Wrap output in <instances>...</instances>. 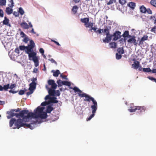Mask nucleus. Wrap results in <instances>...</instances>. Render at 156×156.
Instances as JSON below:
<instances>
[{"label": "nucleus", "instance_id": "54", "mask_svg": "<svg viewBox=\"0 0 156 156\" xmlns=\"http://www.w3.org/2000/svg\"><path fill=\"white\" fill-rule=\"evenodd\" d=\"M31 80L32 81L31 83H37L36 82V81L37 80V78H33L31 79Z\"/></svg>", "mask_w": 156, "mask_h": 156}, {"label": "nucleus", "instance_id": "5", "mask_svg": "<svg viewBox=\"0 0 156 156\" xmlns=\"http://www.w3.org/2000/svg\"><path fill=\"white\" fill-rule=\"evenodd\" d=\"M48 83L49 85L51 86V88H49L47 85L46 86V88L48 90L49 94L51 96L55 95V90L57 87V85L55 83V81L52 80H49L48 81Z\"/></svg>", "mask_w": 156, "mask_h": 156}, {"label": "nucleus", "instance_id": "63", "mask_svg": "<svg viewBox=\"0 0 156 156\" xmlns=\"http://www.w3.org/2000/svg\"><path fill=\"white\" fill-rule=\"evenodd\" d=\"M20 111V109L18 108L17 109H12V111L16 112H18Z\"/></svg>", "mask_w": 156, "mask_h": 156}, {"label": "nucleus", "instance_id": "45", "mask_svg": "<svg viewBox=\"0 0 156 156\" xmlns=\"http://www.w3.org/2000/svg\"><path fill=\"white\" fill-rule=\"evenodd\" d=\"M103 32L107 36L110 34H109V30H104Z\"/></svg>", "mask_w": 156, "mask_h": 156}, {"label": "nucleus", "instance_id": "28", "mask_svg": "<svg viewBox=\"0 0 156 156\" xmlns=\"http://www.w3.org/2000/svg\"><path fill=\"white\" fill-rule=\"evenodd\" d=\"M56 98L55 97L51 98L50 99L51 101L53 103H57L58 102V101L56 100Z\"/></svg>", "mask_w": 156, "mask_h": 156}, {"label": "nucleus", "instance_id": "47", "mask_svg": "<svg viewBox=\"0 0 156 156\" xmlns=\"http://www.w3.org/2000/svg\"><path fill=\"white\" fill-rule=\"evenodd\" d=\"M60 93L58 90H56V91L55 90V95L58 96L60 95Z\"/></svg>", "mask_w": 156, "mask_h": 156}, {"label": "nucleus", "instance_id": "62", "mask_svg": "<svg viewBox=\"0 0 156 156\" xmlns=\"http://www.w3.org/2000/svg\"><path fill=\"white\" fill-rule=\"evenodd\" d=\"M39 51L42 54H43L44 53V51L42 48H40L39 49Z\"/></svg>", "mask_w": 156, "mask_h": 156}, {"label": "nucleus", "instance_id": "13", "mask_svg": "<svg viewBox=\"0 0 156 156\" xmlns=\"http://www.w3.org/2000/svg\"><path fill=\"white\" fill-rule=\"evenodd\" d=\"M112 35H107L104 39H103V41L104 43H108L112 40Z\"/></svg>", "mask_w": 156, "mask_h": 156}, {"label": "nucleus", "instance_id": "40", "mask_svg": "<svg viewBox=\"0 0 156 156\" xmlns=\"http://www.w3.org/2000/svg\"><path fill=\"white\" fill-rule=\"evenodd\" d=\"M6 3V0H0V5H5Z\"/></svg>", "mask_w": 156, "mask_h": 156}, {"label": "nucleus", "instance_id": "11", "mask_svg": "<svg viewBox=\"0 0 156 156\" xmlns=\"http://www.w3.org/2000/svg\"><path fill=\"white\" fill-rule=\"evenodd\" d=\"M121 32L119 31H116L114 34L112 35V37H114L113 40L116 41L121 37Z\"/></svg>", "mask_w": 156, "mask_h": 156}, {"label": "nucleus", "instance_id": "49", "mask_svg": "<svg viewBox=\"0 0 156 156\" xmlns=\"http://www.w3.org/2000/svg\"><path fill=\"white\" fill-rule=\"evenodd\" d=\"M115 0H110L109 2L107 3V4L108 5H109L113 3H115Z\"/></svg>", "mask_w": 156, "mask_h": 156}, {"label": "nucleus", "instance_id": "57", "mask_svg": "<svg viewBox=\"0 0 156 156\" xmlns=\"http://www.w3.org/2000/svg\"><path fill=\"white\" fill-rule=\"evenodd\" d=\"M19 12H14L13 13V14L15 16H19Z\"/></svg>", "mask_w": 156, "mask_h": 156}, {"label": "nucleus", "instance_id": "56", "mask_svg": "<svg viewBox=\"0 0 156 156\" xmlns=\"http://www.w3.org/2000/svg\"><path fill=\"white\" fill-rule=\"evenodd\" d=\"M0 16L1 17H3V12L2 10L0 9Z\"/></svg>", "mask_w": 156, "mask_h": 156}, {"label": "nucleus", "instance_id": "29", "mask_svg": "<svg viewBox=\"0 0 156 156\" xmlns=\"http://www.w3.org/2000/svg\"><path fill=\"white\" fill-rule=\"evenodd\" d=\"M135 6V3L133 2H129L128 4V6L132 9H134Z\"/></svg>", "mask_w": 156, "mask_h": 156}, {"label": "nucleus", "instance_id": "34", "mask_svg": "<svg viewBox=\"0 0 156 156\" xmlns=\"http://www.w3.org/2000/svg\"><path fill=\"white\" fill-rule=\"evenodd\" d=\"M143 71L144 72H150L151 71V70L149 68H144L143 69Z\"/></svg>", "mask_w": 156, "mask_h": 156}, {"label": "nucleus", "instance_id": "31", "mask_svg": "<svg viewBox=\"0 0 156 156\" xmlns=\"http://www.w3.org/2000/svg\"><path fill=\"white\" fill-rule=\"evenodd\" d=\"M117 51L121 54H123L124 52L123 48H119L117 49Z\"/></svg>", "mask_w": 156, "mask_h": 156}, {"label": "nucleus", "instance_id": "12", "mask_svg": "<svg viewBox=\"0 0 156 156\" xmlns=\"http://www.w3.org/2000/svg\"><path fill=\"white\" fill-rule=\"evenodd\" d=\"M91 110L92 111V114L87 119V121H88L90 120L95 115V113L96 112V111L98 108H95L94 109H93L92 108H91Z\"/></svg>", "mask_w": 156, "mask_h": 156}, {"label": "nucleus", "instance_id": "23", "mask_svg": "<svg viewBox=\"0 0 156 156\" xmlns=\"http://www.w3.org/2000/svg\"><path fill=\"white\" fill-rule=\"evenodd\" d=\"M110 47L111 48H115L117 47V44L115 42H111L109 44Z\"/></svg>", "mask_w": 156, "mask_h": 156}, {"label": "nucleus", "instance_id": "4", "mask_svg": "<svg viewBox=\"0 0 156 156\" xmlns=\"http://www.w3.org/2000/svg\"><path fill=\"white\" fill-rule=\"evenodd\" d=\"M24 121L23 119H19L16 120L14 118H12L9 121V126L12 127L14 124V127H13V129H18L23 126L24 123L23 122Z\"/></svg>", "mask_w": 156, "mask_h": 156}, {"label": "nucleus", "instance_id": "9", "mask_svg": "<svg viewBox=\"0 0 156 156\" xmlns=\"http://www.w3.org/2000/svg\"><path fill=\"white\" fill-rule=\"evenodd\" d=\"M148 36L146 35H145L142 37L141 39L138 38V40H139V43L138 44L139 45H142L144 44V42L145 41L147 40L148 39Z\"/></svg>", "mask_w": 156, "mask_h": 156}, {"label": "nucleus", "instance_id": "24", "mask_svg": "<svg viewBox=\"0 0 156 156\" xmlns=\"http://www.w3.org/2000/svg\"><path fill=\"white\" fill-rule=\"evenodd\" d=\"M53 109V108L51 106L49 105L47 108L46 112L48 113H50Z\"/></svg>", "mask_w": 156, "mask_h": 156}, {"label": "nucleus", "instance_id": "8", "mask_svg": "<svg viewBox=\"0 0 156 156\" xmlns=\"http://www.w3.org/2000/svg\"><path fill=\"white\" fill-rule=\"evenodd\" d=\"M34 114L35 115H34V118H40L41 119H46L47 116V113L43 112L40 114Z\"/></svg>", "mask_w": 156, "mask_h": 156}, {"label": "nucleus", "instance_id": "41", "mask_svg": "<svg viewBox=\"0 0 156 156\" xmlns=\"http://www.w3.org/2000/svg\"><path fill=\"white\" fill-rule=\"evenodd\" d=\"M150 3L152 5L156 7V0H151Z\"/></svg>", "mask_w": 156, "mask_h": 156}, {"label": "nucleus", "instance_id": "43", "mask_svg": "<svg viewBox=\"0 0 156 156\" xmlns=\"http://www.w3.org/2000/svg\"><path fill=\"white\" fill-rule=\"evenodd\" d=\"M126 2V0H119V3L122 5L125 4Z\"/></svg>", "mask_w": 156, "mask_h": 156}, {"label": "nucleus", "instance_id": "42", "mask_svg": "<svg viewBox=\"0 0 156 156\" xmlns=\"http://www.w3.org/2000/svg\"><path fill=\"white\" fill-rule=\"evenodd\" d=\"M57 83L58 85V86L60 87L62 86L63 85V81L59 80L57 81Z\"/></svg>", "mask_w": 156, "mask_h": 156}, {"label": "nucleus", "instance_id": "51", "mask_svg": "<svg viewBox=\"0 0 156 156\" xmlns=\"http://www.w3.org/2000/svg\"><path fill=\"white\" fill-rule=\"evenodd\" d=\"M16 86V84H11L10 86H9V88L11 89H12L14 88Z\"/></svg>", "mask_w": 156, "mask_h": 156}, {"label": "nucleus", "instance_id": "17", "mask_svg": "<svg viewBox=\"0 0 156 156\" xmlns=\"http://www.w3.org/2000/svg\"><path fill=\"white\" fill-rule=\"evenodd\" d=\"M12 111V110L10 111L9 115L11 117H13L14 116H15L16 118L19 117V113H14Z\"/></svg>", "mask_w": 156, "mask_h": 156}, {"label": "nucleus", "instance_id": "3", "mask_svg": "<svg viewBox=\"0 0 156 156\" xmlns=\"http://www.w3.org/2000/svg\"><path fill=\"white\" fill-rule=\"evenodd\" d=\"M19 115V117L22 118L24 121L26 122L28 121L29 118H34L35 114L34 113L29 112L28 110H23L20 111Z\"/></svg>", "mask_w": 156, "mask_h": 156}, {"label": "nucleus", "instance_id": "2", "mask_svg": "<svg viewBox=\"0 0 156 156\" xmlns=\"http://www.w3.org/2000/svg\"><path fill=\"white\" fill-rule=\"evenodd\" d=\"M78 95L80 97H85V98L84 99V101H86L89 102L91 101L93 105H91V108L94 109L95 108H98L97 102L93 97L84 93L82 94L78 93Z\"/></svg>", "mask_w": 156, "mask_h": 156}, {"label": "nucleus", "instance_id": "25", "mask_svg": "<svg viewBox=\"0 0 156 156\" xmlns=\"http://www.w3.org/2000/svg\"><path fill=\"white\" fill-rule=\"evenodd\" d=\"M21 27L24 29H28L29 28V26L27 25V23L25 22L22 23L21 24Z\"/></svg>", "mask_w": 156, "mask_h": 156}, {"label": "nucleus", "instance_id": "59", "mask_svg": "<svg viewBox=\"0 0 156 156\" xmlns=\"http://www.w3.org/2000/svg\"><path fill=\"white\" fill-rule=\"evenodd\" d=\"M146 12H147L149 14H151L152 13V11L150 9H146Z\"/></svg>", "mask_w": 156, "mask_h": 156}, {"label": "nucleus", "instance_id": "16", "mask_svg": "<svg viewBox=\"0 0 156 156\" xmlns=\"http://www.w3.org/2000/svg\"><path fill=\"white\" fill-rule=\"evenodd\" d=\"M139 65V62L138 61H136L134 62L133 64L132 65V66L134 69H137L138 68Z\"/></svg>", "mask_w": 156, "mask_h": 156}, {"label": "nucleus", "instance_id": "61", "mask_svg": "<svg viewBox=\"0 0 156 156\" xmlns=\"http://www.w3.org/2000/svg\"><path fill=\"white\" fill-rule=\"evenodd\" d=\"M51 41L54 42L58 46H60V45L59 44V43L57 42L56 41L54 40H53L52 39L51 40Z\"/></svg>", "mask_w": 156, "mask_h": 156}, {"label": "nucleus", "instance_id": "46", "mask_svg": "<svg viewBox=\"0 0 156 156\" xmlns=\"http://www.w3.org/2000/svg\"><path fill=\"white\" fill-rule=\"evenodd\" d=\"M20 49L22 51L26 50V47L24 45H21L19 46Z\"/></svg>", "mask_w": 156, "mask_h": 156}, {"label": "nucleus", "instance_id": "39", "mask_svg": "<svg viewBox=\"0 0 156 156\" xmlns=\"http://www.w3.org/2000/svg\"><path fill=\"white\" fill-rule=\"evenodd\" d=\"M30 44L29 45V46H30V47H32V48H33L35 46V44H34V41L33 40H30Z\"/></svg>", "mask_w": 156, "mask_h": 156}, {"label": "nucleus", "instance_id": "53", "mask_svg": "<svg viewBox=\"0 0 156 156\" xmlns=\"http://www.w3.org/2000/svg\"><path fill=\"white\" fill-rule=\"evenodd\" d=\"M25 92V91L23 90H20L19 92V94L20 95H22L24 94Z\"/></svg>", "mask_w": 156, "mask_h": 156}, {"label": "nucleus", "instance_id": "21", "mask_svg": "<svg viewBox=\"0 0 156 156\" xmlns=\"http://www.w3.org/2000/svg\"><path fill=\"white\" fill-rule=\"evenodd\" d=\"M52 72L53 73V76L55 77H57L59 74L60 73L58 70H56L55 71L52 70Z\"/></svg>", "mask_w": 156, "mask_h": 156}, {"label": "nucleus", "instance_id": "18", "mask_svg": "<svg viewBox=\"0 0 156 156\" xmlns=\"http://www.w3.org/2000/svg\"><path fill=\"white\" fill-rule=\"evenodd\" d=\"M117 25L115 23H114L113 25H110L109 26H108L106 29H114L117 28Z\"/></svg>", "mask_w": 156, "mask_h": 156}, {"label": "nucleus", "instance_id": "48", "mask_svg": "<svg viewBox=\"0 0 156 156\" xmlns=\"http://www.w3.org/2000/svg\"><path fill=\"white\" fill-rule=\"evenodd\" d=\"M148 78L149 80H152L154 81L156 83V79L151 76H148L147 77Z\"/></svg>", "mask_w": 156, "mask_h": 156}, {"label": "nucleus", "instance_id": "30", "mask_svg": "<svg viewBox=\"0 0 156 156\" xmlns=\"http://www.w3.org/2000/svg\"><path fill=\"white\" fill-rule=\"evenodd\" d=\"M137 108V106H134L133 107H130V108L129 109V111L130 112H132L136 111Z\"/></svg>", "mask_w": 156, "mask_h": 156}, {"label": "nucleus", "instance_id": "36", "mask_svg": "<svg viewBox=\"0 0 156 156\" xmlns=\"http://www.w3.org/2000/svg\"><path fill=\"white\" fill-rule=\"evenodd\" d=\"M9 2L11 4H9V5L11 8H12L14 6V2L13 0H9Z\"/></svg>", "mask_w": 156, "mask_h": 156}, {"label": "nucleus", "instance_id": "32", "mask_svg": "<svg viewBox=\"0 0 156 156\" xmlns=\"http://www.w3.org/2000/svg\"><path fill=\"white\" fill-rule=\"evenodd\" d=\"M73 89L75 92H78L79 94H81L82 92V91L76 87H74Z\"/></svg>", "mask_w": 156, "mask_h": 156}, {"label": "nucleus", "instance_id": "15", "mask_svg": "<svg viewBox=\"0 0 156 156\" xmlns=\"http://www.w3.org/2000/svg\"><path fill=\"white\" fill-rule=\"evenodd\" d=\"M44 109V108L43 107H38L36 109V112L34 114H40L41 112H43V110Z\"/></svg>", "mask_w": 156, "mask_h": 156}, {"label": "nucleus", "instance_id": "27", "mask_svg": "<svg viewBox=\"0 0 156 156\" xmlns=\"http://www.w3.org/2000/svg\"><path fill=\"white\" fill-rule=\"evenodd\" d=\"M140 12L143 13H145L146 12V9L144 5H142L140 7Z\"/></svg>", "mask_w": 156, "mask_h": 156}, {"label": "nucleus", "instance_id": "22", "mask_svg": "<svg viewBox=\"0 0 156 156\" xmlns=\"http://www.w3.org/2000/svg\"><path fill=\"white\" fill-rule=\"evenodd\" d=\"M6 12L8 14H11L12 12H13V9H12L10 8L9 7H7L6 8Z\"/></svg>", "mask_w": 156, "mask_h": 156}, {"label": "nucleus", "instance_id": "7", "mask_svg": "<svg viewBox=\"0 0 156 156\" xmlns=\"http://www.w3.org/2000/svg\"><path fill=\"white\" fill-rule=\"evenodd\" d=\"M136 37L134 35H131L129 36L128 38V39L127 40V42L128 43L133 44L134 45L137 46L138 43L136 42L135 39Z\"/></svg>", "mask_w": 156, "mask_h": 156}, {"label": "nucleus", "instance_id": "33", "mask_svg": "<svg viewBox=\"0 0 156 156\" xmlns=\"http://www.w3.org/2000/svg\"><path fill=\"white\" fill-rule=\"evenodd\" d=\"M9 84H8L6 85H4L3 87V90H4L5 91H7L8 89L9 88Z\"/></svg>", "mask_w": 156, "mask_h": 156}, {"label": "nucleus", "instance_id": "44", "mask_svg": "<svg viewBox=\"0 0 156 156\" xmlns=\"http://www.w3.org/2000/svg\"><path fill=\"white\" fill-rule=\"evenodd\" d=\"M122 55L121 54H119L118 53L116 54V58L117 59H119L122 58Z\"/></svg>", "mask_w": 156, "mask_h": 156}, {"label": "nucleus", "instance_id": "64", "mask_svg": "<svg viewBox=\"0 0 156 156\" xmlns=\"http://www.w3.org/2000/svg\"><path fill=\"white\" fill-rule=\"evenodd\" d=\"M19 51H20L19 49L18 48H16L15 50V52L18 53V54H19L20 53Z\"/></svg>", "mask_w": 156, "mask_h": 156}, {"label": "nucleus", "instance_id": "35", "mask_svg": "<svg viewBox=\"0 0 156 156\" xmlns=\"http://www.w3.org/2000/svg\"><path fill=\"white\" fill-rule=\"evenodd\" d=\"M78 8V7L76 5L73 6L72 9V11L74 13H76V12Z\"/></svg>", "mask_w": 156, "mask_h": 156}, {"label": "nucleus", "instance_id": "19", "mask_svg": "<svg viewBox=\"0 0 156 156\" xmlns=\"http://www.w3.org/2000/svg\"><path fill=\"white\" fill-rule=\"evenodd\" d=\"M37 83H31L30 84L29 86L30 87L29 88V90H33L34 89L36 88Z\"/></svg>", "mask_w": 156, "mask_h": 156}, {"label": "nucleus", "instance_id": "20", "mask_svg": "<svg viewBox=\"0 0 156 156\" xmlns=\"http://www.w3.org/2000/svg\"><path fill=\"white\" fill-rule=\"evenodd\" d=\"M9 20L7 19L6 17H5V19L3 21V23L4 24L6 25L9 26V27H11V25L9 23Z\"/></svg>", "mask_w": 156, "mask_h": 156}, {"label": "nucleus", "instance_id": "52", "mask_svg": "<svg viewBox=\"0 0 156 156\" xmlns=\"http://www.w3.org/2000/svg\"><path fill=\"white\" fill-rule=\"evenodd\" d=\"M30 90V91L29 92H27L26 93V94L27 96H29L31 94H32L33 92V90Z\"/></svg>", "mask_w": 156, "mask_h": 156}, {"label": "nucleus", "instance_id": "55", "mask_svg": "<svg viewBox=\"0 0 156 156\" xmlns=\"http://www.w3.org/2000/svg\"><path fill=\"white\" fill-rule=\"evenodd\" d=\"M48 60H49V61H51V62L52 63H55L56 64H57V63L54 60L53 58H51V59H49Z\"/></svg>", "mask_w": 156, "mask_h": 156}, {"label": "nucleus", "instance_id": "60", "mask_svg": "<svg viewBox=\"0 0 156 156\" xmlns=\"http://www.w3.org/2000/svg\"><path fill=\"white\" fill-rule=\"evenodd\" d=\"M20 35L22 37H25L26 36V35L23 31L20 32Z\"/></svg>", "mask_w": 156, "mask_h": 156}, {"label": "nucleus", "instance_id": "38", "mask_svg": "<svg viewBox=\"0 0 156 156\" xmlns=\"http://www.w3.org/2000/svg\"><path fill=\"white\" fill-rule=\"evenodd\" d=\"M19 12L22 15L24 14V12L23 9L21 7H20L19 8Z\"/></svg>", "mask_w": 156, "mask_h": 156}, {"label": "nucleus", "instance_id": "14", "mask_svg": "<svg viewBox=\"0 0 156 156\" xmlns=\"http://www.w3.org/2000/svg\"><path fill=\"white\" fill-rule=\"evenodd\" d=\"M136 110L138 113H140L144 112L146 110L145 107L144 106H137Z\"/></svg>", "mask_w": 156, "mask_h": 156}, {"label": "nucleus", "instance_id": "37", "mask_svg": "<svg viewBox=\"0 0 156 156\" xmlns=\"http://www.w3.org/2000/svg\"><path fill=\"white\" fill-rule=\"evenodd\" d=\"M63 85L70 86L71 84L69 82L67 81H63Z\"/></svg>", "mask_w": 156, "mask_h": 156}, {"label": "nucleus", "instance_id": "26", "mask_svg": "<svg viewBox=\"0 0 156 156\" xmlns=\"http://www.w3.org/2000/svg\"><path fill=\"white\" fill-rule=\"evenodd\" d=\"M131 36L129 34V32L128 31H125L122 35V36L124 38L127 37V38L129 37V36Z\"/></svg>", "mask_w": 156, "mask_h": 156}, {"label": "nucleus", "instance_id": "6", "mask_svg": "<svg viewBox=\"0 0 156 156\" xmlns=\"http://www.w3.org/2000/svg\"><path fill=\"white\" fill-rule=\"evenodd\" d=\"M82 22L84 23L87 27L91 28V29H97V28L94 27V24L89 22V19L88 18H85L81 19Z\"/></svg>", "mask_w": 156, "mask_h": 156}, {"label": "nucleus", "instance_id": "10", "mask_svg": "<svg viewBox=\"0 0 156 156\" xmlns=\"http://www.w3.org/2000/svg\"><path fill=\"white\" fill-rule=\"evenodd\" d=\"M37 122H34L33 123H31L29 124H27L24 123L23 127L25 128H29L30 129H33L34 127V125L36 124Z\"/></svg>", "mask_w": 156, "mask_h": 156}, {"label": "nucleus", "instance_id": "1", "mask_svg": "<svg viewBox=\"0 0 156 156\" xmlns=\"http://www.w3.org/2000/svg\"><path fill=\"white\" fill-rule=\"evenodd\" d=\"M33 48L29 45L26 47V51L28 54L29 59L31 60V58L34 63L35 66L37 67L39 65V61L37 57L36 56V53L34 52Z\"/></svg>", "mask_w": 156, "mask_h": 156}, {"label": "nucleus", "instance_id": "50", "mask_svg": "<svg viewBox=\"0 0 156 156\" xmlns=\"http://www.w3.org/2000/svg\"><path fill=\"white\" fill-rule=\"evenodd\" d=\"M94 32L97 34H100L103 32L104 30H94Z\"/></svg>", "mask_w": 156, "mask_h": 156}, {"label": "nucleus", "instance_id": "58", "mask_svg": "<svg viewBox=\"0 0 156 156\" xmlns=\"http://www.w3.org/2000/svg\"><path fill=\"white\" fill-rule=\"evenodd\" d=\"M48 104V103L46 101H44L43 102H42L41 104V105L42 106H45Z\"/></svg>", "mask_w": 156, "mask_h": 156}]
</instances>
